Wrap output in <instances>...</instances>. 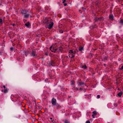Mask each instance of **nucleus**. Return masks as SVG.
Returning a JSON list of instances; mask_svg holds the SVG:
<instances>
[{
  "label": "nucleus",
  "mask_w": 123,
  "mask_h": 123,
  "mask_svg": "<svg viewBox=\"0 0 123 123\" xmlns=\"http://www.w3.org/2000/svg\"><path fill=\"white\" fill-rule=\"evenodd\" d=\"M53 25V23L50 22L49 23L48 25H47L48 26L47 27L49 29H51L52 28Z\"/></svg>",
  "instance_id": "f257e3e1"
},
{
  "label": "nucleus",
  "mask_w": 123,
  "mask_h": 123,
  "mask_svg": "<svg viewBox=\"0 0 123 123\" xmlns=\"http://www.w3.org/2000/svg\"><path fill=\"white\" fill-rule=\"evenodd\" d=\"M50 19H47V18H45V21H44V23L47 25H48V24L51 22L49 20Z\"/></svg>",
  "instance_id": "f03ea898"
},
{
  "label": "nucleus",
  "mask_w": 123,
  "mask_h": 123,
  "mask_svg": "<svg viewBox=\"0 0 123 123\" xmlns=\"http://www.w3.org/2000/svg\"><path fill=\"white\" fill-rule=\"evenodd\" d=\"M103 17L101 18H95L94 19L95 21H103Z\"/></svg>",
  "instance_id": "7ed1b4c3"
},
{
  "label": "nucleus",
  "mask_w": 123,
  "mask_h": 123,
  "mask_svg": "<svg viewBox=\"0 0 123 123\" xmlns=\"http://www.w3.org/2000/svg\"><path fill=\"white\" fill-rule=\"evenodd\" d=\"M50 49L52 52H55L57 50V49H55L52 46H51L50 48Z\"/></svg>",
  "instance_id": "20e7f679"
},
{
  "label": "nucleus",
  "mask_w": 123,
  "mask_h": 123,
  "mask_svg": "<svg viewBox=\"0 0 123 123\" xmlns=\"http://www.w3.org/2000/svg\"><path fill=\"white\" fill-rule=\"evenodd\" d=\"M31 56L35 57H36L37 56V54H35V53L34 51L33 50L31 54Z\"/></svg>",
  "instance_id": "39448f33"
},
{
  "label": "nucleus",
  "mask_w": 123,
  "mask_h": 123,
  "mask_svg": "<svg viewBox=\"0 0 123 123\" xmlns=\"http://www.w3.org/2000/svg\"><path fill=\"white\" fill-rule=\"evenodd\" d=\"M56 99L54 98H53L52 99V104L54 105H56Z\"/></svg>",
  "instance_id": "423d86ee"
},
{
  "label": "nucleus",
  "mask_w": 123,
  "mask_h": 123,
  "mask_svg": "<svg viewBox=\"0 0 123 123\" xmlns=\"http://www.w3.org/2000/svg\"><path fill=\"white\" fill-rule=\"evenodd\" d=\"M62 50V48L61 47L59 48L58 49H57V50H58V51L59 52L61 53Z\"/></svg>",
  "instance_id": "0eeeda50"
},
{
  "label": "nucleus",
  "mask_w": 123,
  "mask_h": 123,
  "mask_svg": "<svg viewBox=\"0 0 123 123\" xmlns=\"http://www.w3.org/2000/svg\"><path fill=\"white\" fill-rule=\"evenodd\" d=\"M21 13L23 14H25L27 13V11L25 10H22L21 11Z\"/></svg>",
  "instance_id": "6e6552de"
},
{
  "label": "nucleus",
  "mask_w": 123,
  "mask_h": 123,
  "mask_svg": "<svg viewBox=\"0 0 123 123\" xmlns=\"http://www.w3.org/2000/svg\"><path fill=\"white\" fill-rule=\"evenodd\" d=\"M77 84H78V85L80 86H81L82 85L85 84V83H84L82 82H78Z\"/></svg>",
  "instance_id": "1a4fd4ad"
},
{
  "label": "nucleus",
  "mask_w": 123,
  "mask_h": 123,
  "mask_svg": "<svg viewBox=\"0 0 123 123\" xmlns=\"http://www.w3.org/2000/svg\"><path fill=\"white\" fill-rule=\"evenodd\" d=\"M110 19L111 20H113L114 16L112 15H110L109 16Z\"/></svg>",
  "instance_id": "9d476101"
},
{
  "label": "nucleus",
  "mask_w": 123,
  "mask_h": 123,
  "mask_svg": "<svg viewBox=\"0 0 123 123\" xmlns=\"http://www.w3.org/2000/svg\"><path fill=\"white\" fill-rule=\"evenodd\" d=\"M83 50V47H80L79 49V50L81 52H82Z\"/></svg>",
  "instance_id": "9b49d317"
},
{
  "label": "nucleus",
  "mask_w": 123,
  "mask_h": 123,
  "mask_svg": "<svg viewBox=\"0 0 123 123\" xmlns=\"http://www.w3.org/2000/svg\"><path fill=\"white\" fill-rule=\"evenodd\" d=\"M25 25L28 28H29V27L30 25V24L29 22H28L27 23L25 24Z\"/></svg>",
  "instance_id": "f8f14e48"
},
{
  "label": "nucleus",
  "mask_w": 123,
  "mask_h": 123,
  "mask_svg": "<svg viewBox=\"0 0 123 123\" xmlns=\"http://www.w3.org/2000/svg\"><path fill=\"white\" fill-rule=\"evenodd\" d=\"M81 68H83L84 69H86L87 68V67L86 65H84L81 66Z\"/></svg>",
  "instance_id": "ddd939ff"
},
{
  "label": "nucleus",
  "mask_w": 123,
  "mask_h": 123,
  "mask_svg": "<svg viewBox=\"0 0 123 123\" xmlns=\"http://www.w3.org/2000/svg\"><path fill=\"white\" fill-rule=\"evenodd\" d=\"M69 57H70L71 58H73L74 57V55L70 54L69 55Z\"/></svg>",
  "instance_id": "4468645a"
},
{
  "label": "nucleus",
  "mask_w": 123,
  "mask_h": 123,
  "mask_svg": "<svg viewBox=\"0 0 123 123\" xmlns=\"http://www.w3.org/2000/svg\"><path fill=\"white\" fill-rule=\"evenodd\" d=\"M122 94V92H119L117 94V95L118 96H119V97H120L121 95Z\"/></svg>",
  "instance_id": "2eb2a0df"
},
{
  "label": "nucleus",
  "mask_w": 123,
  "mask_h": 123,
  "mask_svg": "<svg viewBox=\"0 0 123 123\" xmlns=\"http://www.w3.org/2000/svg\"><path fill=\"white\" fill-rule=\"evenodd\" d=\"M69 52L71 53V54L74 53V54H75V52H73V51L72 50H70L69 51Z\"/></svg>",
  "instance_id": "dca6fc26"
},
{
  "label": "nucleus",
  "mask_w": 123,
  "mask_h": 123,
  "mask_svg": "<svg viewBox=\"0 0 123 123\" xmlns=\"http://www.w3.org/2000/svg\"><path fill=\"white\" fill-rule=\"evenodd\" d=\"M29 16H30V15L29 14H27L25 15L24 16V17L25 18H28Z\"/></svg>",
  "instance_id": "f3484780"
},
{
  "label": "nucleus",
  "mask_w": 123,
  "mask_h": 123,
  "mask_svg": "<svg viewBox=\"0 0 123 123\" xmlns=\"http://www.w3.org/2000/svg\"><path fill=\"white\" fill-rule=\"evenodd\" d=\"M8 91V89H6L4 90V92L5 93H6Z\"/></svg>",
  "instance_id": "a211bd4d"
},
{
  "label": "nucleus",
  "mask_w": 123,
  "mask_h": 123,
  "mask_svg": "<svg viewBox=\"0 0 123 123\" xmlns=\"http://www.w3.org/2000/svg\"><path fill=\"white\" fill-rule=\"evenodd\" d=\"M64 123H70V122L68 120H66L64 121Z\"/></svg>",
  "instance_id": "6ab92c4d"
},
{
  "label": "nucleus",
  "mask_w": 123,
  "mask_h": 123,
  "mask_svg": "<svg viewBox=\"0 0 123 123\" xmlns=\"http://www.w3.org/2000/svg\"><path fill=\"white\" fill-rule=\"evenodd\" d=\"M3 23V20H2L0 18V24H2Z\"/></svg>",
  "instance_id": "aec40b11"
},
{
  "label": "nucleus",
  "mask_w": 123,
  "mask_h": 123,
  "mask_svg": "<svg viewBox=\"0 0 123 123\" xmlns=\"http://www.w3.org/2000/svg\"><path fill=\"white\" fill-rule=\"evenodd\" d=\"M123 21L122 19H121L120 22H119V23L121 24H123Z\"/></svg>",
  "instance_id": "412c9836"
},
{
  "label": "nucleus",
  "mask_w": 123,
  "mask_h": 123,
  "mask_svg": "<svg viewBox=\"0 0 123 123\" xmlns=\"http://www.w3.org/2000/svg\"><path fill=\"white\" fill-rule=\"evenodd\" d=\"M93 113L94 115H96L97 112L96 111H94L92 112Z\"/></svg>",
  "instance_id": "4be33fe9"
},
{
  "label": "nucleus",
  "mask_w": 123,
  "mask_h": 123,
  "mask_svg": "<svg viewBox=\"0 0 123 123\" xmlns=\"http://www.w3.org/2000/svg\"><path fill=\"white\" fill-rule=\"evenodd\" d=\"M74 90H79V89L77 87L75 88H74Z\"/></svg>",
  "instance_id": "5701e85b"
},
{
  "label": "nucleus",
  "mask_w": 123,
  "mask_h": 123,
  "mask_svg": "<svg viewBox=\"0 0 123 123\" xmlns=\"http://www.w3.org/2000/svg\"><path fill=\"white\" fill-rule=\"evenodd\" d=\"M100 98V96L98 95L97 96V98Z\"/></svg>",
  "instance_id": "b1692460"
},
{
  "label": "nucleus",
  "mask_w": 123,
  "mask_h": 123,
  "mask_svg": "<svg viewBox=\"0 0 123 123\" xmlns=\"http://www.w3.org/2000/svg\"><path fill=\"white\" fill-rule=\"evenodd\" d=\"M86 123H90V121H89L88 120L86 121Z\"/></svg>",
  "instance_id": "393cba45"
},
{
  "label": "nucleus",
  "mask_w": 123,
  "mask_h": 123,
  "mask_svg": "<svg viewBox=\"0 0 123 123\" xmlns=\"http://www.w3.org/2000/svg\"><path fill=\"white\" fill-rule=\"evenodd\" d=\"M13 49V48L12 47H11L10 48V50L11 51H12Z\"/></svg>",
  "instance_id": "a878e982"
},
{
  "label": "nucleus",
  "mask_w": 123,
  "mask_h": 123,
  "mask_svg": "<svg viewBox=\"0 0 123 123\" xmlns=\"http://www.w3.org/2000/svg\"><path fill=\"white\" fill-rule=\"evenodd\" d=\"M83 90L82 88H80L79 89V90H80L81 91L82 90Z\"/></svg>",
  "instance_id": "bb28decb"
},
{
  "label": "nucleus",
  "mask_w": 123,
  "mask_h": 123,
  "mask_svg": "<svg viewBox=\"0 0 123 123\" xmlns=\"http://www.w3.org/2000/svg\"><path fill=\"white\" fill-rule=\"evenodd\" d=\"M66 0H63V2L62 3H64L66 1Z\"/></svg>",
  "instance_id": "cd10ccee"
},
{
  "label": "nucleus",
  "mask_w": 123,
  "mask_h": 123,
  "mask_svg": "<svg viewBox=\"0 0 123 123\" xmlns=\"http://www.w3.org/2000/svg\"><path fill=\"white\" fill-rule=\"evenodd\" d=\"M123 69V65H122L121 68H120V69Z\"/></svg>",
  "instance_id": "c85d7f7f"
},
{
  "label": "nucleus",
  "mask_w": 123,
  "mask_h": 123,
  "mask_svg": "<svg viewBox=\"0 0 123 123\" xmlns=\"http://www.w3.org/2000/svg\"><path fill=\"white\" fill-rule=\"evenodd\" d=\"M67 4L66 3H65L64 4V6H67Z\"/></svg>",
  "instance_id": "c756f323"
},
{
  "label": "nucleus",
  "mask_w": 123,
  "mask_h": 123,
  "mask_svg": "<svg viewBox=\"0 0 123 123\" xmlns=\"http://www.w3.org/2000/svg\"><path fill=\"white\" fill-rule=\"evenodd\" d=\"M60 33H63V31H60Z\"/></svg>",
  "instance_id": "7c9ffc66"
},
{
  "label": "nucleus",
  "mask_w": 123,
  "mask_h": 123,
  "mask_svg": "<svg viewBox=\"0 0 123 123\" xmlns=\"http://www.w3.org/2000/svg\"><path fill=\"white\" fill-rule=\"evenodd\" d=\"M92 117L93 118H95L94 117L93 115H92Z\"/></svg>",
  "instance_id": "2f4dec72"
},
{
  "label": "nucleus",
  "mask_w": 123,
  "mask_h": 123,
  "mask_svg": "<svg viewBox=\"0 0 123 123\" xmlns=\"http://www.w3.org/2000/svg\"><path fill=\"white\" fill-rule=\"evenodd\" d=\"M12 25L13 26H14L15 25L14 24H12Z\"/></svg>",
  "instance_id": "473e14b6"
},
{
  "label": "nucleus",
  "mask_w": 123,
  "mask_h": 123,
  "mask_svg": "<svg viewBox=\"0 0 123 123\" xmlns=\"http://www.w3.org/2000/svg\"><path fill=\"white\" fill-rule=\"evenodd\" d=\"M27 53H26V52L25 53V55H26V56H27Z\"/></svg>",
  "instance_id": "72a5a7b5"
},
{
  "label": "nucleus",
  "mask_w": 123,
  "mask_h": 123,
  "mask_svg": "<svg viewBox=\"0 0 123 123\" xmlns=\"http://www.w3.org/2000/svg\"><path fill=\"white\" fill-rule=\"evenodd\" d=\"M3 87H4V88H5V86H3Z\"/></svg>",
  "instance_id": "f704fd0d"
},
{
  "label": "nucleus",
  "mask_w": 123,
  "mask_h": 123,
  "mask_svg": "<svg viewBox=\"0 0 123 123\" xmlns=\"http://www.w3.org/2000/svg\"><path fill=\"white\" fill-rule=\"evenodd\" d=\"M81 8H82V9H84V8L83 7H82Z\"/></svg>",
  "instance_id": "c9c22d12"
},
{
  "label": "nucleus",
  "mask_w": 123,
  "mask_h": 123,
  "mask_svg": "<svg viewBox=\"0 0 123 123\" xmlns=\"http://www.w3.org/2000/svg\"><path fill=\"white\" fill-rule=\"evenodd\" d=\"M46 55H47V54H46Z\"/></svg>",
  "instance_id": "e433bc0d"
},
{
  "label": "nucleus",
  "mask_w": 123,
  "mask_h": 123,
  "mask_svg": "<svg viewBox=\"0 0 123 123\" xmlns=\"http://www.w3.org/2000/svg\"><path fill=\"white\" fill-rule=\"evenodd\" d=\"M50 119H52V118H50Z\"/></svg>",
  "instance_id": "4c0bfd02"
},
{
  "label": "nucleus",
  "mask_w": 123,
  "mask_h": 123,
  "mask_svg": "<svg viewBox=\"0 0 123 123\" xmlns=\"http://www.w3.org/2000/svg\"><path fill=\"white\" fill-rule=\"evenodd\" d=\"M74 84L73 83V84Z\"/></svg>",
  "instance_id": "58836bf2"
}]
</instances>
